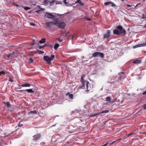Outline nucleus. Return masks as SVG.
<instances>
[{
    "label": "nucleus",
    "instance_id": "864d4df0",
    "mask_svg": "<svg viewBox=\"0 0 146 146\" xmlns=\"http://www.w3.org/2000/svg\"><path fill=\"white\" fill-rule=\"evenodd\" d=\"M15 5L16 7H19V6L17 4H15Z\"/></svg>",
    "mask_w": 146,
    "mask_h": 146
},
{
    "label": "nucleus",
    "instance_id": "4d7b16f0",
    "mask_svg": "<svg viewBox=\"0 0 146 146\" xmlns=\"http://www.w3.org/2000/svg\"><path fill=\"white\" fill-rule=\"evenodd\" d=\"M32 48V47H29L28 48L29 49H31Z\"/></svg>",
    "mask_w": 146,
    "mask_h": 146
},
{
    "label": "nucleus",
    "instance_id": "a19ab883",
    "mask_svg": "<svg viewBox=\"0 0 146 146\" xmlns=\"http://www.w3.org/2000/svg\"><path fill=\"white\" fill-rule=\"evenodd\" d=\"M7 57L8 58H9L10 57H12V54H9L7 55Z\"/></svg>",
    "mask_w": 146,
    "mask_h": 146
},
{
    "label": "nucleus",
    "instance_id": "bf43d9fd",
    "mask_svg": "<svg viewBox=\"0 0 146 146\" xmlns=\"http://www.w3.org/2000/svg\"><path fill=\"white\" fill-rule=\"evenodd\" d=\"M121 73L122 74H124V73L123 72H121Z\"/></svg>",
    "mask_w": 146,
    "mask_h": 146
},
{
    "label": "nucleus",
    "instance_id": "ddd939ff",
    "mask_svg": "<svg viewBox=\"0 0 146 146\" xmlns=\"http://www.w3.org/2000/svg\"><path fill=\"white\" fill-rule=\"evenodd\" d=\"M111 98L110 96H108L106 98V100L107 102H110L111 103H113L114 102L115 100L112 101L110 102Z\"/></svg>",
    "mask_w": 146,
    "mask_h": 146
},
{
    "label": "nucleus",
    "instance_id": "49530a36",
    "mask_svg": "<svg viewBox=\"0 0 146 146\" xmlns=\"http://www.w3.org/2000/svg\"><path fill=\"white\" fill-rule=\"evenodd\" d=\"M109 143L108 142H107V143H106L104 145H102L101 146H107V145Z\"/></svg>",
    "mask_w": 146,
    "mask_h": 146
},
{
    "label": "nucleus",
    "instance_id": "c85d7f7f",
    "mask_svg": "<svg viewBox=\"0 0 146 146\" xmlns=\"http://www.w3.org/2000/svg\"><path fill=\"white\" fill-rule=\"evenodd\" d=\"M46 45V44H44L43 46H38V48L39 49H41L42 48H44Z\"/></svg>",
    "mask_w": 146,
    "mask_h": 146
},
{
    "label": "nucleus",
    "instance_id": "58836bf2",
    "mask_svg": "<svg viewBox=\"0 0 146 146\" xmlns=\"http://www.w3.org/2000/svg\"><path fill=\"white\" fill-rule=\"evenodd\" d=\"M138 131V128H137L136 129H135L133 131L134 132V133L135 134Z\"/></svg>",
    "mask_w": 146,
    "mask_h": 146
},
{
    "label": "nucleus",
    "instance_id": "2f4dec72",
    "mask_svg": "<svg viewBox=\"0 0 146 146\" xmlns=\"http://www.w3.org/2000/svg\"><path fill=\"white\" fill-rule=\"evenodd\" d=\"M110 4L112 7H115L116 6V5L113 2H111Z\"/></svg>",
    "mask_w": 146,
    "mask_h": 146
},
{
    "label": "nucleus",
    "instance_id": "9b49d317",
    "mask_svg": "<svg viewBox=\"0 0 146 146\" xmlns=\"http://www.w3.org/2000/svg\"><path fill=\"white\" fill-rule=\"evenodd\" d=\"M30 86L31 84H30L27 83H25L21 85L22 87H29Z\"/></svg>",
    "mask_w": 146,
    "mask_h": 146
},
{
    "label": "nucleus",
    "instance_id": "09e8293b",
    "mask_svg": "<svg viewBox=\"0 0 146 146\" xmlns=\"http://www.w3.org/2000/svg\"><path fill=\"white\" fill-rule=\"evenodd\" d=\"M35 43V40H33V43L31 44L32 45V46L34 45Z\"/></svg>",
    "mask_w": 146,
    "mask_h": 146
},
{
    "label": "nucleus",
    "instance_id": "6e6d98bb",
    "mask_svg": "<svg viewBox=\"0 0 146 146\" xmlns=\"http://www.w3.org/2000/svg\"><path fill=\"white\" fill-rule=\"evenodd\" d=\"M115 142V141H114L112 143H111L110 144V145L113 144Z\"/></svg>",
    "mask_w": 146,
    "mask_h": 146
},
{
    "label": "nucleus",
    "instance_id": "39448f33",
    "mask_svg": "<svg viewBox=\"0 0 146 146\" xmlns=\"http://www.w3.org/2000/svg\"><path fill=\"white\" fill-rule=\"evenodd\" d=\"M66 26V23L64 22H61L58 23V26L59 28L63 29Z\"/></svg>",
    "mask_w": 146,
    "mask_h": 146
},
{
    "label": "nucleus",
    "instance_id": "4468645a",
    "mask_svg": "<svg viewBox=\"0 0 146 146\" xmlns=\"http://www.w3.org/2000/svg\"><path fill=\"white\" fill-rule=\"evenodd\" d=\"M4 104L7 106V107L9 108L11 107V105L10 103L8 102H4Z\"/></svg>",
    "mask_w": 146,
    "mask_h": 146
},
{
    "label": "nucleus",
    "instance_id": "603ef678",
    "mask_svg": "<svg viewBox=\"0 0 146 146\" xmlns=\"http://www.w3.org/2000/svg\"><path fill=\"white\" fill-rule=\"evenodd\" d=\"M130 133V134L131 135H133V134H135V133H134V132L133 131L132 132H131V133Z\"/></svg>",
    "mask_w": 146,
    "mask_h": 146
},
{
    "label": "nucleus",
    "instance_id": "6e6552de",
    "mask_svg": "<svg viewBox=\"0 0 146 146\" xmlns=\"http://www.w3.org/2000/svg\"><path fill=\"white\" fill-rule=\"evenodd\" d=\"M52 22H50L46 23H44V24L46 25V27L50 29L51 28V26H52Z\"/></svg>",
    "mask_w": 146,
    "mask_h": 146
},
{
    "label": "nucleus",
    "instance_id": "412c9836",
    "mask_svg": "<svg viewBox=\"0 0 146 146\" xmlns=\"http://www.w3.org/2000/svg\"><path fill=\"white\" fill-rule=\"evenodd\" d=\"M109 112V111L108 110H105L103 111H102L101 112L98 113L97 114H99L100 113H108Z\"/></svg>",
    "mask_w": 146,
    "mask_h": 146
},
{
    "label": "nucleus",
    "instance_id": "aec40b11",
    "mask_svg": "<svg viewBox=\"0 0 146 146\" xmlns=\"http://www.w3.org/2000/svg\"><path fill=\"white\" fill-rule=\"evenodd\" d=\"M36 53H38L39 54H41L44 53V52L39 50H37L36 51Z\"/></svg>",
    "mask_w": 146,
    "mask_h": 146
},
{
    "label": "nucleus",
    "instance_id": "8fccbe9b",
    "mask_svg": "<svg viewBox=\"0 0 146 146\" xmlns=\"http://www.w3.org/2000/svg\"><path fill=\"white\" fill-rule=\"evenodd\" d=\"M126 5L129 7H131L132 6V5H128V4H126Z\"/></svg>",
    "mask_w": 146,
    "mask_h": 146
},
{
    "label": "nucleus",
    "instance_id": "7ed1b4c3",
    "mask_svg": "<svg viewBox=\"0 0 146 146\" xmlns=\"http://www.w3.org/2000/svg\"><path fill=\"white\" fill-rule=\"evenodd\" d=\"M92 56L94 57H100L102 58H103L104 57V54L102 52H96L93 53Z\"/></svg>",
    "mask_w": 146,
    "mask_h": 146
},
{
    "label": "nucleus",
    "instance_id": "de8ad7c7",
    "mask_svg": "<svg viewBox=\"0 0 146 146\" xmlns=\"http://www.w3.org/2000/svg\"><path fill=\"white\" fill-rule=\"evenodd\" d=\"M143 108L144 109H146V104L143 106Z\"/></svg>",
    "mask_w": 146,
    "mask_h": 146
},
{
    "label": "nucleus",
    "instance_id": "bb28decb",
    "mask_svg": "<svg viewBox=\"0 0 146 146\" xmlns=\"http://www.w3.org/2000/svg\"><path fill=\"white\" fill-rule=\"evenodd\" d=\"M30 113H32L34 114H36L37 113V112L36 110L33 111H31L30 112Z\"/></svg>",
    "mask_w": 146,
    "mask_h": 146
},
{
    "label": "nucleus",
    "instance_id": "1a4fd4ad",
    "mask_svg": "<svg viewBox=\"0 0 146 146\" xmlns=\"http://www.w3.org/2000/svg\"><path fill=\"white\" fill-rule=\"evenodd\" d=\"M20 92L27 91L29 93H33L34 92V91L32 89H27L25 90H21L20 91Z\"/></svg>",
    "mask_w": 146,
    "mask_h": 146
},
{
    "label": "nucleus",
    "instance_id": "f257e3e1",
    "mask_svg": "<svg viewBox=\"0 0 146 146\" xmlns=\"http://www.w3.org/2000/svg\"><path fill=\"white\" fill-rule=\"evenodd\" d=\"M117 29H114L113 30V33L114 34L117 35H119L121 34L125 35L126 33V31L123 29L122 27L120 25H118L116 27Z\"/></svg>",
    "mask_w": 146,
    "mask_h": 146
},
{
    "label": "nucleus",
    "instance_id": "a878e982",
    "mask_svg": "<svg viewBox=\"0 0 146 146\" xmlns=\"http://www.w3.org/2000/svg\"><path fill=\"white\" fill-rule=\"evenodd\" d=\"M111 2V1H108L105 2L104 3V5L105 6H107L108 5L110 4Z\"/></svg>",
    "mask_w": 146,
    "mask_h": 146
},
{
    "label": "nucleus",
    "instance_id": "b1692460",
    "mask_svg": "<svg viewBox=\"0 0 146 146\" xmlns=\"http://www.w3.org/2000/svg\"><path fill=\"white\" fill-rule=\"evenodd\" d=\"M69 32L67 33H61V36H66L68 34V33Z\"/></svg>",
    "mask_w": 146,
    "mask_h": 146
},
{
    "label": "nucleus",
    "instance_id": "0eeeda50",
    "mask_svg": "<svg viewBox=\"0 0 146 146\" xmlns=\"http://www.w3.org/2000/svg\"><path fill=\"white\" fill-rule=\"evenodd\" d=\"M110 32L109 30L107 31V33L104 35V38H108L110 36Z\"/></svg>",
    "mask_w": 146,
    "mask_h": 146
},
{
    "label": "nucleus",
    "instance_id": "9d476101",
    "mask_svg": "<svg viewBox=\"0 0 146 146\" xmlns=\"http://www.w3.org/2000/svg\"><path fill=\"white\" fill-rule=\"evenodd\" d=\"M77 3L79 4L81 6L83 5H84V3L82 2L81 0H77L75 2V4Z\"/></svg>",
    "mask_w": 146,
    "mask_h": 146
},
{
    "label": "nucleus",
    "instance_id": "dca6fc26",
    "mask_svg": "<svg viewBox=\"0 0 146 146\" xmlns=\"http://www.w3.org/2000/svg\"><path fill=\"white\" fill-rule=\"evenodd\" d=\"M142 46H143V45L142 44V43L136 45H135V46H133V48H137L138 47H142Z\"/></svg>",
    "mask_w": 146,
    "mask_h": 146
},
{
    "label": "nucleus",
    "instance_id": "052dcab7",
    "mask_svg": "<svg viewBox=\"0 0 146 146\" xmlns=\"http://www.w3.org/2000/svg\"><path fill=\"white\" fill-rule=\"evenodd\" d=\"M39 11H38V10L36 11V12H37V13H38V12Z\"/></svg>",
    "mask_w": 146,
    "mask_h": 146
},
{
    "label": "nucleus",
    "instance_id": "473e14b6",
    "mask_svg": "<svg viewBox=\"0 0 146 146\" xmlns=\"http://www.w3.org/2000/svg\"><path fill=\"white\" fill-rule=\"evenodd\" d=\"M68 97L71 99H73V95L72 94H69Z\"/></svg>",
    "mask_w": 146,
    "mask_h": 146
},
{
    "label": "nucleus",
    "instance_id": "c03bdc74",
    "mask_svg": "<svg viewBox=\"0 0 146 146\" xmlns=\"http://www.w3.org/2000/svg\"><path fill=\"white\" fill-rule=\"evenodd\" d=\"M96 115H97V114L90 115V116L91 117H94V116H95Z\"/></svg>",
    "mask_w": 146,
    "mask_h": 146
},
{
    "label": "nucleus",
    "instance_id": "69168bd1",
    "mask_svg": "<svg viewBox=\"0 0 146 146\" xmlns=\"http://www.w3.org/2000/svg\"><path fill=\"white\" fill-rule=\"evenodd\" d=\"M35 25L34 24H33V25Z\"/></svg>",
    "mask_w": 146,
    "mask_h": 146
},
{
    "label": "nucleus",
    "instance_id": "c756f323",
    "mask_svg": "<svg viewBox=\"0 0 146 146\" xmlns=\"http://www.w3.org/2000/svg\"><path fill=\"white\" fill-rule=\"evenodd\" d=\"M5 72L3 71H2L0 72V76L2 74L5 75Z\"/></svg>",
    "mask_w": 146,
    "mask_h": 146
},
{
    "label": "nucleus",
    "instance_id": "5701e85b",
    "mask_svg": "<svg viewBox=\"0 0 146 146\" xmlns=\"http://www.w3.org/2000/svg\"><path fill=\"white\" fill-rule=\"evenodd\" d=\"M59 45L58 44H56L54 46V48L55 50H56L59 47Z\"/></svg>",
    "mask_w": 146,
    "mask_h": 146
},
{
    "label": "nucleus",
    "instance_id": "5fc2aeb1",
    "mask_svg": "<svg viewBox=\"0 0 146 146\" xmlns=\"http://www.w3.org/2000/svg\"><path fill=\"white\" fill-rule=\"evenodd\" d=\"M130 135H131L130 134V133L129 134H128L127 135V136L128 137H129V136H130Z\"/></svg>",
    "mask_w": 146,
    "mask_h": 146
},
{
    "label": "nucleus",
    "instance_id": "a18cd8bd",
    "mask_svg": "<svg viewBox=\"0 0 146 146\" xmlns=\"http://www.w3.org/2000/svg\"><path fill=\"white\" fill-rule=\"evenodd\" d=\"M21 122H20L19 123V126L20 127H22L23 126V124L21 123Z\"/></svg>",
    "mask_w": 146,
    "mask_h": 146
},
{
    "label": "nucleus",
    "instance_id": "6ab92c4d",
    "mask_svg": "<svg viewBox=\"0 0 146 146\" xmlns=\"http://www.w3.org/2000/svg\"><path fill=\"white\" fill-rule=\"evenodd\" d=\"M45 42V39L44 38H43L40 40L39 42L40 43H44Z\"/></svg>",
    "mask_w": 146,
    "mask_h": 146
},
{
    "label": "nucleus",
    "instance_id": "ea45409f",
    "mask_svg": "<svg viewBox=\"0 0 146 146\" xmlns=\"http://www.w3.org/2000/svg\"><path fill=\"white\" fill-rule=\"evenodd\" d=\"M141 4L140 3H139L137 4L135 6H134V7H133V8H135L136 7H137L138 5H140Z\"/></svg>",
    "mask_w": 146,
    "mask_h": 146
},
{
    "label": "nucleus",
    "instance_id": "13d9d810",
    "mask_svg": "<svg viewBox=\"0 0 146 146\" xmlns=\"http://www.w3.org/2000/svg\"><path fill=\"white\" fill-rule=\"evenodd\" d=\"M142 133H145V134H146V132H143Z\"/></svg>",
    "mask_w": 146,
    "mask_h": 146
},
{
    "label": "nucleus",
    "instance_id": "4be33fe9",
    "mask_svg": "<svg viewBox=\"0 0 146 146\" xmlns=\"http://www.w3.org/2000/svg\"><path fill=\"white\" fill-rule=\"evenodd\" d=\"M85 74L82 75L81 76V80L80 81H84V78H85Z\"/></svg>",
    "mask_w": 146,
    "mask_h": 146
},
{
    "label": "nucleus",
    "instance_id": "0e129e2a",
    "mask_svg": "<svg viewBox=\"0 0 146 146\" xmlns=\"http://www.w3.org/2000/svg\"><path fill=\"white\" fill-rule=\"evenodd\" d=\"M121 1H124V0H121Z\"/></svg>",
    "mask_w": 146,
    "mask_h": 146
},
{
    "label": "nucleus",
    "instance_id": "72a5a7b5",
    "mask_svg": "<svg viewBox=\"0 0 146 146\" xmlns=\"http://www.w3.org/2000/svg\"><path fill=\"white\" fill-rule=\"evenodd\" d=\"M81 82L82 84V87H84L85 85V81H83V82L81 81Z\"/></svg>",
    "mask_w": 146,
    "mask_h": 146
},
{
    "label": "nucleus",
    "instance_id": "3c124183",
    "mask_svg": "<svg viewBox=\"0 0 146 146\" xmlns=\"http://www.w3.org/2000/svg\"><path fill=\"white\" fill-rule=\"evenodd\" d=\"M142 94L143 95H145V94H146V91H144V92Z\"/></svg>",
    "mask_w": 146,
    "mask_h": 146
},
{
    "label": "nucleus",
    "instance_id": "c9c22d12",
    "mask_svg": "<svg viewBox=\"0 0 146 146\" xmlns=\"http://www.w3.org/2000/svg\"><path fill=\"white\" fill-rule=\"evenodd\" d=\"M69 38L71 40H72L73 38V36L72 35H70L69 36Z\"/></svg>",
    "mask_w": 146,
    "mask_h": 146
},
{
    "label": "nucleus",
    "instance_id": "f03ea898",
    "mask_svg": "<svg viewBox=\"0 0 146 146\" xmlns=\"http://www.w3.org/2000/svg\"><path fill=\"white\" fill-rule=\"evenodd\" d=\"M54 58V55H52L50 57H49L48 56H44L43 57V58L44 60L46 61L48 64L50 63L51 61Z\"/></svg>",
    "mask_w": 146,
    "mask_h": 146
},
{
    "label": "nucleus",
    "instance_id": "e2e57ef3",
    "mask_svg": "<svg viewBox=\"0 0 146 146\" xmlns=\"http://www.w3.org/2000/svg\"><path fill=\"white\" fill-rule=\"evenodd\" d=\"M69 94V93H67V94H66V95H68V94Z\"/></svg>",
    "mask_w": 146,
    "mask_h": 146
},
{
    "label": "nucleus",
    "instance_id": "680f3d73",
    "mask_svg": "<svg viewBox=\"0 0 146 146\" xmlns=\"http://www.w3.org/2000/svg\"><path fill=\"white\" fill-rule=\"evenodd\" d=\"M142 18L143 19H145V17H142Z\"/></svg>",
    "mask_w": 146,
    "mask_h": 146
},
{
    "label": "nucleus",
    "instance_id": "f704fd0d",
    "mask_svg": "<svg viewBox=\"0 0 146 146\" xmlns=\"http://www.w3.org/2000/svg\"><path fill=\"white\" fill-rule=\"evenodd\" d=\"M84 19L90 21H91L92 20V19L90 18H87V17H85L84 18Z\"/></svg>",
    "mask_w": 146,
    "mask_h": 146
},
{
    "label": "nucleus",
    "instance_id": "393cba45",
    "mask_svg": "<svg viewBox=\"0 0 146 146\" xmlns=\"http://www.w3.org/2000/svg\"><path fill=\"white\" fill-rule=\"evenodd\" d=\"M89 82H86V88L87 89V91H89L90 90L89 89H88V84H89Z\"/></svg>",
    "mask_w": 146,
    "mask_h": 146
},
{
    "label": "nucleus",
    "instance_id": "e433bc0d",
    "mask_svg": "<svg viewBox=\"0 0 146 146\" xmlns=\"http://www.w3.org/2000/svg\"><path fill=\"white\" fill-rule=\"evenodd\" d=\"M56 4H62V3L59 1H56Z\"/></svg>",
    "mask_w": 146,
    "mask_h": 146
},
{
    "label": "nucleus",
    "instance_id": "4c0bfd02",
    "mask_svg": "<svg viewBox=\"0 0 146 146\" xmlns=\"http://www.w3.org/2000/svg\"><path fill=\"white\" fill-rule=\"evenodd\" d=\"M33 61V59L31 58H29V63H32Z\"/></svg>",
    "mask_w": 146,
    "mask_h": 146
},
{
    "label": "nucleus",
    "instance_id": "a211bd4d",
    "mask_svg": "<svg viewBox=\"0 0 146 146\" xmlns=\"http://www.w3.org/2000/svg\"><path fill=\"white\" fill-rule=\"evenodd\" d=\"M63 2L65 3V5L67 6H69L70 5V3L66 2V0H64Z\"/></svg>",
    "mask_w": 146,
    "mask_h": 146
},
{
    "label": "nucleus",
    "instance_id": "7c9ffc66",
    "mask_svg": "<svg viewBox=\"0 0 146 146\" xmlns=\"http://www.w3.org/2000/svg\"><path fill=\"white\" fill-rule=\"evenodd\" d=\"M8 76H9V81H10L11 82H13V80H12L11 79V76L10 75H9Z\"/></svg>",
    "mask_w": 146,
    "mask_h": 146
},
{
    "label": "nucleus",
    "instance_id": "2eb2a0df",
    "mask_svg": "<svg viewBox=\"0 0 146 146\" xmlns=\"http://www.w3.org/2000/svg\"><path fill=\"white\" fill-rule=\"evenodd\" d=\"M54 22H52V24L58 25V23H59L58 22V19H55L54 20Z\"/></svg>",
    "mask_w": 146,
    "mask_h": 146
},
{
    "label": "nucleus",
    "instance_id": "423d86ee",
    "mask_svg": "<svg viewBox=\"0 0 146 146\" xmlns=\"http://www.w3.org/2000/svg\"><path fill=\"white\" fill-rule=\"evenodd\" d=\"M41 137V135L40 133H36L33 136V140L36 141L39 139Z\"/></svg>",
    "mask_w": 146,
    "mask_h": 146
},
{
    "label": "nucleus",
    "instance_id": "cd10ccee",
    "mask_svg": "<svg viewBox=\"0 0 146 146\" xmlns=\"http://www.w3.org/2000/svg\"><path fill=\"white\" fill-rule=\"evenodd\" d=\"M22 7L26 10H28L30 9V7H25L23 6Z\"/></svg>",
    "mask_w": 146,
    "mask_h": 146
},
{
    "label": "nucleus",
    "instance_id": "f8f14e48",
    "mask_svg": "<svg viewBox=\"0 0 146 146\" xmlns=\"http://www.w3.org/2000/svg\"><path fill=\"white\" fill-rule=\"evenodd\" d=\"M141 62V60H136L133 62V63L135 64H139Z\"/></svg>",
    "mask_w": 146,
    "mask_h": 146
},
{
    "label": "nucleus",
    "instance_id": "f3484780",
    "mask_svg": "<svg viewBox=\"0 0 146 146\" xmlns=\"http://www.w3.org/2000/svg\"><path fill=\"white\" fill-rule=\"evenodd\" d=\"M50 1L48 0H44V5H48V3H49Z\"/></svg>",
    "mask_w": 146,
    "mask_h": 146
},
{
    "label": "nucleus",
    "instance_id": "20e7f679",
    "mask_svg": "<svg viewBox=\"0 0 146 146\" xmlns=\"http://www.w3.org/2000/svg\"><path fill=\"white\" fill-rule=\"evenodd\" d=\"M45 17L48 19H53L56 17V16L51 13L46 12L45 14Z\"/></svg>",
    "mask_w": 146,
    "mask_h": 146
},
{
    "label": "nucleus",
    "instance_id": "37998d69",
    "mask_svg": "<svg viewBox=\"0 0 146 146\" xmlns=\"http://www.w3.org/2000/svg\"><path fill=\"white\" fill-rule=\"evenodd\" d=\"M55 0H54L53 1H50L49 3H50V5H52V3H54L55 2Z\"/></svg>",
    "mask_w": 146,
    "mask_h": 146
},
{
    "label": "nucleus",
    "instance_id": "79ce46f5",
    "mask_svg": "<svg viewBox=\"0 0 146 146\" xmlns=\"http://www.w3.org/2000/svg\"><path fill=\"white\" fill-rule=\"evenodd\" d=\"M57 40L60 42H61L62 41V39H60L59 38H57Z\"/></svg>",
    "mask_w": 146,
    "mask_h": 146
}]
</instances>
